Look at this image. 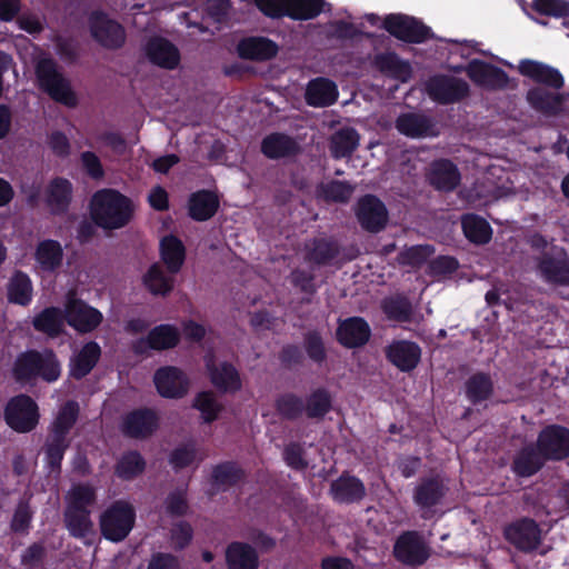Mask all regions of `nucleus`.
Segmentation results:
<instances>
[{"mask_svg":"<svg viewBox=\"0 0 569 569\" xmlns=\"http://www.w3.org/2000/svg\"><path fill=\"white\" fill-rule=\"evenodd\" d=\"M80 416V406L76 400H67L58 410L48 427L42 446L44 469L48 476L59 478L62 472V461L71 445L69 437Z\"/></svg>","mask_w":569,"mask_h":569,"instance_id":"1","label":"nucleus"},{"mask_svg":"<svg viewBox=\"0 0 569 569\" xmlns=\"http://www.w3.org/2000/svg\"><path fill=\"white\" fill-rule=\"evenodd\" d=\"M133 212L132 200L117 189L98 190L90 200V218L103 230L126 227L133 218Z\"/></svg>","mask_w":569,"mask_h":569,"instance_id":"2","label":"nucleus"},{"mask_svg":"<svg viewBox=\"0 0 569 569\" xmlns=\"http://www.w3.org/2000/svg\"><path fill=\"white\" fill-rule=\"evenodd\" d=\"M61 371V362L52 349H29L16 357L11 375L17 383L26 386L33 385L38 379L47 383L56 382Z\"/></svg>","mask_w":569,"mask_h":569,"instance_id":"3","label":"nucleus"},{"mask_svg":"<svg viewBox=\"0 0 569 569\" xmlns=\"http://www.w3.org/2000/svg\"><path fill=\"white\" fill-rule=\"evenodd\" d=\"M34 74L39 89L53 101L68 108H74L78 104V98L70 80L59 70V66L53 58H40L36 62Z\"/></svg>","mask_w":569,"mask_h":569,"instance_id":"4","label":"nucleus"},{"mask_svg":"<svg viewBox=\"0 0 569 569\" xmlns=\"http://www.w3.org/2000/svg\"><path fill=\"white\" fill-rule=\"evenodd\" d=\"M136 509L126 500L113 501L100 515V531L104 539L111 542L123 541L136 523Z\"/></svg>","mask_w":569,"mask_h":569,"instance_id":"5","label":"nucleus"},{"mask_svg":"<svg viewBox=\"0 0 569 569\" xmlns=\"http://www.w3.org/2000/svg\"><path fill=\"white\" fill-rule=\"evenodd\" d=\"M3 419L7 426L16 432H31L39 423V407L29 395L13 396L4 407Z\"/></svg>","mask_w":569,"mask_h":569,"instance_id":"6","label":"nucleus"},{"mask_svg":"<svg viewBox=\"0 0 569 569\" xmlns=\"http://www.w3.org/2000/svg\"><path fill=\"white\" fill-rule=\"evenodd\" d=\"M382 28L390 36L407 43H423L433 37L430 27L421 20L403 13L387 14Z\"/></svg>","mask_w":569,"mask_h":569,"instance_id":"7","label":"nucleus"},{"mask_svg":"<svg viewBox=\"0 0 569 569\" xmlns=\"http://www.w3.org/2000/svg\"><path fill=\"white\" fill-rule=\"evenodd\" d=\"M92 39L101 47L110 50L120 49L126 42L124 28L110 19L102 10H93L88 18Z\"/></svg>","mask_w":569,"mask_h":569,"instance_id":"8","label":"nucleus"},{"mask_svg":"<svg viewBox=\"0 0 569 569\" xmlns=\"http://www.w3.org/2000/svg\"><path fill=\"white\" fill-rule=\"evenodd\" d=\"M425 91L432 101L439 104H451L467 98L470 88L463 79L435 74L426 81Z\"/></svg>","mask_w":569,"mask_h":569,"instance_id":"9","label":"nucleus"},{"mask_svg":"<svg viewBox=\"0 0 569 569\" xmlns=\"http://www.w3.org/2000/svg\"><path fill=\"white\" fill-rule=\"evenodd\" d=\"M541 278L550 284L569 286V257L559 246H551L537 260Z\"/></svg>","mask_w":569,"mask_h":569,"instance_id":"10","label":"nucleus"},{"mask_svg":"<svg viewBox=\"0 0 569 569\" xmlns=\"http://www.w3.org/2000/svg\"><path fill=\"white\" fill-rule=\"evenodd\" d=\"M395 559L409 567H420L430 557V550L422 536L416 530L403 531L395 541Z\"/></svg>","mask_w":569,"mask_h":569,"instance_id":"11","label":"nucleus"},{"mask_svg":"<svg viewBox=\"0 0 569 569\" xmlns=\"http://www.w3.org/2000/svg\"><path fill=\"white\" fill-rule=\"evenodd\" d=\"M536 445L547 461H561L569 458V428L552 423L538 433Z\"/></svg>","mask_w":569,"mask_h":569,"instance_id":"12","label":"nucleus"},{"mask_svg":"<svg viewBox=\"0 0 569 569\" xmlns=\"http://www.w3.org/2000/svg\"><path fill=\"white\" fill-rule=\"evenodd\" d=\"M159 428V416L152 408L141 407L122 416L120 430L130 439H148Z\"/></svg>","mask_w":569,"mask_h":569,"instance_id":"13","label":"nucleus"},{"mask_svg":"<svg viewBox=\"0 0 569 569\" xmlns=\"http://www.w3.org/2000/svg\"><path fill=\"white\" fill-rule=\"evenodd\" d=\"M66 322L79 333H89L102 322V313L82 299L69 297L64 305Z\"/></svg>","mask_w":569,"mask_h":569,"instance_id":"14","label":"nucleus"},{"mask_svg":"<svg viewBox=\"0 0 569 569\" xmlns=\"http://www.w3.org/2000/svg\"><path fill=\"white\" fill-rule=\"evenodd\" d=\"M466 73L476 86L487 90H503L509 84V76L503 69L481 59L469 61Z\"/></svg>","mask_w":569,"mask_h":569,"instance_id":"15","label":"nucleus"},{"mask_svg":"<svg viewBox=\"0 0 569 569\" xmlns=\"http://www.w3.org/2000/svg\"><path fill=\"white\" fill-rule=\"evenodd\" d=\"M356 216L361 228L371 233L380 232L388 222V210L375 194H366L358 200Z\"/></svg>","mask_w":569,"mask_h":569,"instance_id":"16","label":"nucleus"},{"mask_svg":"<svg viewBox=\"0 0 569 569\" xmlns=\"http://www.w3.org/2000/svg\"><path fill=\"white\" fill-rule=\"evenodd\" d=\"M153 383L157 392L166 399H181L189 390V379L178 367L166 366L156 370Z\"/></svg>","mask_w":569,"mask_h":569,"instance_id":"17","label":"nucleus"},{"mask_svg":"<svg viewBox=\"0 0 569 569\" xmlns=\"http://www.w3.org/2000/svg\"><path fill=\"white\" fill-rule=\"evenodd\" d=\"M505 537L518 550L530 552L540 545L541 531L533 519L523 517L506 527Z\"/></svg>","mask_w":569,"mask_h":569,"instance_id":"18","label":"nucleus"},{"mask_svg":"<svg viewBox=\"0 0 569 569\" xmlns=\"http://www.w3.org/2000/svg\"><path fill=\"white\" fill-rule=\"evenodd\" d=\"M371 337V328L362 317H349L339 320L336 339L345 348L356 349L363 347Z\"/></svg>","mask_w":569,"mask_h":569,"instance_id":"19","label":"nucleus"},{"mask_svg":"<svg viewBox=\"0 0 569 569\" xmlns=\"http://www.w3.org/2000/svg\"><path fill=\"white\" fill-rule=\"evenodd\" d=\"M206 369L212 386L223 393H236L242 388V381L237 368L228 362L216 363L212 357L206 359Z\"/></svg>","mask_w":569,"mask_h":569,"instance_id":"20","label":"nucleus"},{"mask_svg":"<svg viewBox=\"0 0 569 569\" xmlns=\"http://www.w3.org/2000/svg\"><path fill=\"white\" fill-rule=\"evenodd\" d=\"M385 356L401 372H410L421 360V348L410 340H393L385 348Z\"/></svg>","mask_w":569,"mask_h":569,"instance_id":"21","label":"nucleus"},{"mask_svg":"<svg viewBox=\"0 0 569 569\" xmlns=\"http://www.w3.org/2000/svg\"><path fill=\"white\" fill-rule=\"evenodd\" d=\"M427 180L435 190L451 192L460 184L461 174L450 159L440 158L430 163Z\"/></svg>","mask_w":569,"mask_h":569,"instance_id":"22","label":"nucleus"},{"mask_svg":"<svg viewBox=\"0 0 569 569\" xmlns=\"http://www.w3.org/2000/svg\"><path fill=\"white\" fill-rule=\"evenodd\" d=\"M447 491L439 476L422 477L413 489L412 500L421 510L429 511L442 502Z\"/></svg>","mask_w":569,"mask_h":569,"instance_id":"23","label":"nucleus"},{"mask_svg":"<svg viewBox=\"0 0 569 569\" xmlns=\"http://www.w3.org/2000/svg\"><path fill=\"white\" fill-rule=\"evenodd\" d=\"M73 186L62 177H56L46 187L43 201L52 216H63L72 202Z\"/></svg>","mask_w":569,"mask_h":569,"instance_id":"24","label":"nucleus"},{"mask_svg":"<svg viewBox=\"0 0 569 569\" xmlns=\"http://www.w3.org/2000/svg\"><path fill=\"white\" fill-rule=\"evenodd\" d=\"M395 128L399 133L412 139L438 136L432 118L420 112L400 113L395 121Z\"/></svg>","mask_w":569,"mask_h":569,"instance_id":"25","label":"nucleus"},{"mask_svg":"<svg viewBox=\"0 0 569 569\" xmlns=\"http://www.w3.org/2000/svg\"><path fill=\"white\" fill-rule=\"evenodd\" d=\"M518 71L521 76L531 79L533 82L555 90L561 89L565 84L563 77L558 69L537 60H520Z\"/></svg>","mask_w":569,"mask_h":569,"instance_id":"26","label":"nucleus"},{"mask_svg":"<svg viewBox=\"0 0 569 569\" xmlns=\"http://www.w3.org/2000/svg\"><path fill=\"white\" fill-rule=\"evenodd\" d=\"M144 50L149 61L160 68L173 70L180 62L178 48L166 38L153 37L149 39Z\"/></svg>","mask_w":569,"mask_h":569,"instance_id":"27","label":"nucleus"},{"mask_svg":"<svg viewBox=\"0 0 569 569\" xmlns=\"http://www.w3.org/2000/svg\"><path fill=\"white\" fill-rule=\"evenodd\" d=\"M260 151L270 160H279L298 156L301 148L295 138L283 132H272L262 139Z\"/></svg>","mask_w":569,"mask_h":569,"instance_id":"28","label":"nucleus"},{"mask_svg":"<svg viewBox=\"0 0 569 569\" xmlns=\"http://www.w3.org/2000/svg\"><path fill=\"white\" fill-rule=\"evenodd\" d=\"M332 499L339 503H355L366 497L365 483L356 476L342 472L340 477L330 485Z\"/></svg>","mask_w":569,"mask_h":569,"instance_id":"29","label":"nucleus"},{"mask_svg":"<svg viewBox=\"0 0 569 569\" xmlns=\"http://www.w3.org/2000/svg\"><path fill=\"white\" fill-rule=\"evenodd\" d=\"M546 462L537 445L529 443L513 456L511 471L519 478H529L539 472Z\"/></svg>","mask_w":569,"mask_h":569,"instance_id":"30","label":"nucleus"},{"mask_svg":"<svg viewBox=\"0 0 569 569\" xmlns=\"http://www.w3.org/2000/svg\"><path fill=\"white\" fill-rule=\"evenodd\" d=\"M240 58L252 61H267L278 54V44L267 37H248L238 43Z\"/></svg>","mask_w":569,"mask_h":569,"instance_id":"31","label":"nucleus"},{"mask_svg":"<svg viewBox=\"0 0 569 569\" xmlns=\"http://www.w3.org/2000/svg\"><path fill=\"white\" fill-rule=\"evenodd\" d=\"M227 569H259V555L254 547L243 541L230 542L224 551Z\"/></svg>","mask_w":569,"mask_h":569,"instance_id":"32","label":"nucleus"},{"mask_svg":"<svg viewBox=\"0 0 569 569\" xmlns=\"http://www.w3.org/2000/svg\"><path fill=\"white\" fill-rule=\"evenodd\" d=\"M219 207V198L211 190H198L192 192L188 199V214L198 222L211 219L217 213Z\"/></svg>","mask_w":569,"mask_h":569,"instance_id":"33","label":"nucleus"},{"mask_svg":"<svg viewBox=\"0 0 569 569\" xmlns=\"http://www.w3.org/2000/svg\"><path fill=\"white\" fill-rule=\"evenodd\" d=\"M338 96L337 84L328 78L319 77L307 84L305 99L310 107L325 108L332 106Z\"/></svg>","mask_w":569,"mask_h":569,"instance_id":"34","label":"nucleus"},{"mask_svg":"<svg viewBox=\"0 0 569 569\" xmlns=\"http://www.w3.org/2000/svg\"><path fill=\"white\" fill-rule=\"evenodd\" d=\"M305 249V260L317 266L330 264L340 253L339 243L326 237L313 238Z\"/></svg>","mask_w":569,"mask_h":569,"instance_id":"35","label":"nucleus"},{"mask_svg":"<svg viewBox=\"0 0 569 569\" xmlns=\"http://www.w3.org/2000/svg\"><path fill=\"white\" fill-rule=\"evenodd\" d=\"M66 312L59 307L50 306L38 312L32 319V327L50 338H58L63 333Z\"/></svg>","mask_w":569,"mask_h":569,"instance_id":"36","label":"nucleus"},{"mask_svg":"<svg viewBox=\"0 0 569 569\" xmlns=\"http://www.w3.org/2000/svg\"><path fill=\"white\" fill-rule=\"evenodd\" d=\"M100 357L101 348L98 342L89 341L84 343L70 362V376L76 380H81L92 371Z\"/></svg>","mask_w":569,"mask_h":569,"instance_id":"37","label":"nucleus"},{"mask_svg":"<svg viewBox=\"0 0 569 569\" xmlns=\"http://www.w3.org/2000/svg\"><path fill=\"white\" fill-rule=\"evenodd\" d=\"M160 257L168 271L176 274L181 270L184 263L186 247L177 236H164L160 240Z\"/></svg>","mask_w":569,"mask_h":569,"instance_id":"38","label":"nucleus"},{"mask_svg":"<svg viewBox=\"0 0 569 569\" xmlns=\"http://www.w3.org/2000/svg\"><path fill=\"white\" fill-rule=\"evenodd\" d=\"M526 99L532 109L546 116L558 114L563 103L560 94L550 92L541 87L529 89Z\"/></svg>","mask_w":569,"mask_h":569,"instance_id":"39","label":"nucleus"},{"mask_svg":"<svg viewBox=\"0 0 569 569\" xmlns=\"http://www.w3.org/2000/svg\"><path fill=\"white\" fill-rule=\"evenodd\" d=\"M63 249L58 240L44 239L37 244L34 259L41 270L54 272L62 266Z\"/></svg>","mask_w":569,"mask_h":569,"instance_id":"40","label":"nucleus"},{"mask_svg":"<svg viewBox=\"0 0 569 569\" xmlns=\"http://www.w3.org/2000/svg\"><path fill=\"white\" fill-rule=\"evenodd\" d=\"M373 64L381 73L402 82L411 77L410 64L402 60L396 52L376 54Z\"/></svg>","mask_w":569,"mask_h":569,"instance_id":"41","label":"nucleus"},{"mask_svg":"<svg viewBox=\"0 0 569 569\" xmlns=\"http://www.w3.org/2000/svg\"><path fill=\"white\" fill-rule=\"evenodd\" d=\"M493 390V381L487 372H476L465 382V396L473 406L489 400Z\"/></svg>","mask_w":569,"mask_h":569,"instance_id":"42","label":"nucleus"},{"mask_svg":"<svg viewBox=\"0 0 569 569\" xmlns=\"http://www.w3.org/2000/svg\"><path fill=\"white\" fill-rule=\"evenodd\" d=\"M461 227L465 237L473 244L483 246L492 239V228L482 217L468 213L461 219Z\"/></svg>","mask_w":569,"mask_h":569,"instance_id":"43","label":"nucleus"},{"mask_svg":"<svg viewBox=\"0 0 569 569\" xmlns=\"http://www.w3.org/2000/svg\"><path fill=\"white\" fill-rule=\"evenodd\" d=\"M63 523L69 535L76 539H84L94 532L91 510H74L66 508Z\"/></svg>","mask_w":569,"mask_h":569,"instance_id":"44","label":"nucleus"},{"mask_svg":"<svg viewBox=\"0 0 569 569\" xmlns=\"http://www.w3.org/2000/svg\"><path fill=\"white\" fill-rule=\"evenodd\" d=\"M246 476V471L236 461H223L213 466L211 483L224 490L242 482Z\"/></svg>","mask_w":569,"mask_h":569,"instance_id":"45","label":"nucleus"},{"mask_svg":"<svg viewBox=\"0 0 569 569\" xmlns=\"http://www.w3.org/2000/svg\"><path fill=\"white\" fill-rule=\"evenodd\" d=\"M332 396L325 387L313 389L305 399V415L311 420H322L332 410Z\"/></svg>","mask_w":569,"mask_h":569,"instance_id":"46","label":"nucleus"},{"mask_svg":"<svg viewBox=\"0 0 569 569\" xmlns=\"http://www.w3.org/2000/svg\"><path fill=\"white\" fill-rule=\"evenodd\" d=\"M146 467L147 461L138 450H128L116 462L114 475L123 481H131L142 475Z\"/></svg>","mask_w":569,"mask_h":569,"instance_id":"47","label":"nucleus"},{"mask_svg":"<svg viewBox=\"0 0 569 569\" xmlns=\"http://www.w3.org/2000/svg\"><path fill=\"white\" fill-rule=\"evenodd\" d=\"M360 136L355 128L337 130L330 138V151L335 159L349 158L359 146Z\"/></svg>","mask_w":569,"mask_h":569,"instance_id":"48","label":"nucleus"},{"mask_svg":"<svg viewBox=\"0 0 569 569\" xmlns=\"http://www.w3.org/2000/svg\"><path fill=\"white\" fill-rule=\"evenodd\" d=\"M330 10L331 4L326 0H289L286 17L296 21H307Z\"/></svg>","mask_w":569,"mask_h":569,"instance_id":"49","label":"nucleus"},{"mask_svg":"<svg viewBox=\"0 0 569 569\" xmlns=\"http://www.w3.org/2000/svg\"><path fill=\"white\" fill-rule=\"evenodd\" d=\"M381 310L388 320L399 323L411 322L413 318L412 303L405 295L385 298L381 301Z\"/></svg>","mask_w":569,"mask_h":569,"instance_id":"50","label":"nucleus"},{"mask_svg":"<svg viewBox=\"0 0 569 569\" xmlns=\"http://www.w3.org/2000/svg\"><path fill=\"white\" fill-rule=\"evenodd\" d=\"M32 292L33 287L30 277L26 272L17 270L8 283V301L27 307L32 301Z\"/></svg>","mask_w":569,"mask_h":569,"instance_id":"51","label":"nucleus"},{"mask_svg":"<svg viewBox=\"0 0 569 569\" xmlns=\"http://www.w3.org/2000/svg\"><path fill=\"white\" fill-rule=\"evenodd\" d=\"M277 413L288 421H295L305 415V399L295 392H284L274 400Z\"/></svg>","mask_w":569,"mask_h":569,"instance_id":"52","label":"nucleus"},{"mask_svg":"<svg viewBox=\"0 0 569 569\" xmlns=\"http://www.w3.org/2000/svg\"><path fill=\"white\" fill-rule=\"evenodd\" d=\"M355 188L348 181L330 180L318 186L319 198L326 202L347 203L352 197Z\"/></svg>","mask_w":569,"mask_h":569,"instance_id":"53","label":"nucleus"},{"mask_svg":"<svg viewBox=\"0 0 569 569\" xmlns=\"http://www.w3.org/2000/svg\"><path fill=\"white\" fill-rule=\"evenodd\" d=\"M142 280L153 296H167L173 289V278L167 276L158 263L149 267Z\"/></svg>","mask_w":569,"mask_h":569,"instance_id":"54","label":"nucleus"},{"mask_svg":"<svg viewBox=\"0 0 569 569\" xmlns=\"http://www.w3.org/2000/svg\"><path fill=\"white\" fill-rule=\"evenodd\" d=\"M151 350H168L178 346L180 342V332L172 325H159L152 328L149 333Z\"/></svg>","mask_w":569,"mask_h":569,"instance_id":"55","label":"nucleus"},{"mask_svg":"<svg viewBox=\"0 0 569 569\" xmlns=\"http://www.w3.org/2000/svg\"><path fill=\"white\" fill-rule=\"evenodd\" d=\"M192 408L201 413L202 421L208 425L216 421L223 410V406L210 390L198 392L193 398Z\"/></svg>","mask_w":569,"mask_h":569,"instance_id":"56","label":"nucleus"},{"mask_svg":"<svg viewBox=\"0 0 569 569\" xmlns=\"http://www.w3.org/2000/svg\"><path fill=\"white\" fill-rule=\"evenodd\" d=\"M96 489L89 483L73 485L67 495L66 508L74 510H91L96 503Z\"/></svg>","mask_w":569,"mask_h":569,"instance_id":"57","label":"nucleus"},{"mask_svg":"<svg viewBox=\"0 0 569 569\" xmlns=\"http://www.w3.org/2000/svg\"><path fill=\"white\" fill-rule=\"evenodd\" d=\"M303 349L308 358L317 365H322L328 358L322 333L318 329L308 330L303 333Z\"/></svg>","mask_w":569,"mask_h":569,"instance_id":"58","label":"nucleus"},{"mask_svg":"<svg viewBox=\"0 0 569 569\" xmlns=\"http://www.w3.org/2000/svg\"><path fill=\"white\" fill-rule=\"evenodd\" d=\"M531 9L540 16L553 18L569 17L568 0H533Z\"/></svg>","mask_w":569,"mask_h":569,"instance_id":"59","label":"nucleus"},{"mask_svg":"<svg viewBox=\"0 0 569 569\" xmlns=\"http://www.w3.org/2000/svg\"><path fill=\"white\" fill-rule=\"evenodd\" d=\"M197 458V449L193 443L176 447L169 456V463L176 471L191 466Z\"/></svg>","mask_w":569,"mask_h":569,"instance_id":"60","label":"nucleus"},{"mask_svg":"<svg viewBox=\"0 0 569 569\" xmlns=\"http://www.w3.org/2000/svg\"><path fill=\"white\" fill-rule=\"evenodd\" d=\"M360 36V31L352 22L345 20L330 21L327 26L326 37L329 40H352Z\"/></svg>","mask_w":569,"mask_h":569,"instance_id":"61","label":"nucleus"},{"mask_svg":"<svg viewBox=\"0 0 569 569\" xmlns=\"http://www.w3.org/2000/svg\"><path fill=\"white\" fill-rule=\"evenodd\" d=\"M432 253L431 246H413L400 253V262L411 267H421Z\"/></svg>","mask_w":569,"mask_h":569,"instance_id":"62","label":"nucleus"},{"mask_svg":"<svg viewBox=\"0 0 569 569\" xmlns=\"http://www.w3.org/2000/svg\"><path fill=\"white\" fill-rule=\"evenodd\" d=\"M32 520V512L29 503L20 501L14 509L10 528L14 533H27L30 529Z\"/></svg>","mask_w":569,"mask_h":569,"instance_id":"63","label":"nucleus"},{"mask_svg":"<svg viewBox=\"0 0 569 569\" xmlns=\"http://www.w3.org/2000/svg\"><path fill=\"white\" fill-rule=\"evenodd\" d=\"M56 50L58 56L68 63H76L80 58V46L72 38L57 37Z\"/></svg>","mask_w":569,"mask_h":569,"instance_id":"64","label":"nucleus"}]
</instances>
